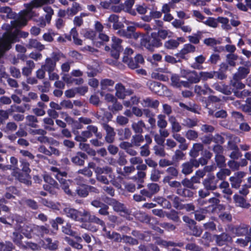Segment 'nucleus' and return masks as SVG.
Returning <instances> with one entry per match:
<instances>
[{
  "mask_svg": "<svg viewBox=\"0 0 251 251\" xmlns=\"http://www.w3.org/2000/svg\"><path fill=\"white\" fill-rule=\"evenodd\" d=\"M145 127V124L143 121H139L137 122H134L132 125L131 127L135 133L140 134L143 131V128Z\"/></svg>",
  "mask_w": 251,
  "mask_h": 251,
  "instance_id": "obj_31",
  "label": "nucleus"
},
{
  "mask_svg": "<svg viewBox=\"0 0 251 251\" xmlns=\"http://www.w3.org/2000/svg\"><path fill=\"white\" fill-rule=\"evenodd\" d=\"M112 24L113 28L115 30L124 27V25L119 21V16L115 14L110 15L106 21V23L104 25L107 27L110 28L112 26Z\"/></svg>",
  "mask_w": 251,
  "mask_h": 251,
  "instance_id": "obj_9",
  "label": "nucleus"
},
{
  "mask_svg": "<svg viewBox=\"0 0 251 251\" xmlns=\"http://www.w3.org/2000/svg\"><path fill=\"white\" fill-rule=\"evenodd\" d=\"M86 128L89 130L90 133L92 134V135L94 134L98 139L102 138V134L98 132V128L96 126L93 125H89L87 126Z\"/></svg>",
  "mask_w": 251,
  "mask_h": 251,
  "instance_id": "obj_53",
  "label": "nucleus"
},
{
  "mask_svg": "<svg viewBox=\"0 0 251 251\" xmlns=\"http://www.w3.org/2000/svg\"><path fill=\"white\" fill-rule=\"evenodd\" d=\"M0 12L7 14V17L9 19L15 18L16 19L17 18L14 16L15 14L12 12L9 7L3 6L0 7Z\"/></svg>",
  "mask_w": 251,
  "mask_h": 251,
  "instance_id": "obj_60",
  "label": "nucleus"
},
{
  "mask_svg": "<svg viewBox=\"0 0 251 251\" xmlns=\"http://www.w3.org/2000/svg\"><path fill=\"white\" fill-rule=\"evenodd\" d=\"M232 231L237 236L246 235V236L249 232V226L246 225H240L233 228Z\"/></svg>",
  "mask_w": 251,
  "mask_h": 251,
  "instance_id": "obj_17",
  "label": "nucleus"
},
{
  "mask_svg": "<svg viewBox=\"0 0 251 251\" xmlns=\"http://www.w3.org/2000/svg\"><path fill=\"white\" fill-rule=\"evenodd\" d=\"M63 214L73 220L81 223L85 222V218L89 216V212L84 209L82 211H78L70 207H66L63 208Z\"/></svg>",
  "mask_w": 251,
  "mask_h": 251,
  "instance_id": "obj_2",
  "label": "nucleus"
},
{
  "mask_svg": "<svg viewBox=\"0 0 251 251\" xmlns=\"http://www.w3.org/2000/svg\"><path fill=\"white\" fill-rule=\"evenodd\" d=\"M79 148L81 150L86 151L91 156H95L96 154V151L91 148L89 144H88L80 143L79 144Z\"/></svg>",
  "mask_w": 251,
  "mask_h": 251,
  "instance_id": "obj_34",
  "label": "nucleus"
},
{
  "mask_svg": "<svg viewBox=\"0 0 251 251\" xmlns=\"http://www.w3.org/2000/svg\"><path fill=\"white\" fill-rule=\"evenodd\" d=\"M150 89L155 93H158L162 88L161 84L158 82L150 81L148 83Z\"/></svg>",
  "mask_w": 251,
  "mask_h": 251,
  "instance_id": "obj_41",
  "label": "nucleus"
},
{
  "mask_svg": "<svg viewBox=\"0 0 251 251\" xmlns=\"http://www.w3.org/2000/svg\"><path fill=\"white\" fill-rule=\"evenodd\" d=\"M52 0H35L32 1L29 3L25 4V6L26 9V15L30 14L31 10L34 8H37L41 6L44 3L50 2Z\"/></svg>",
  "mask_w": 251,
  "mask_h": 251,
  "instance_id": "obj_11",
  "label": "nucleus"
},
{
  "mask_svg": "<svg viewBox=\"0 0 251 251\" xmlns=\"http://www.w3.org/2000/svg\"><path fill=\"white\" fill-rule=\"evenodd\" d=\"M124 62L126 63L128 67L132 69L137 68L139 66L137 64V62L135 61V59L129 58L127 55H125L123 58Z\"/></svg>",
  "mask_w": 251,
  "mask_h": 251,
  "instance_id": "obj_44",
  "label": "nucleus"
},
{
  "mask_svg": "<svg viewBox=\"0 0 251 251\" xmlns=\"http://www.w3.org/2000/svg\"><path fill=\"white\" fill-rule=\"evenodd\" d=\"M181 172L182 174L188 175L192 173L193 169L189 161L185 162L181 165Z\"/></svg>",
  "mask_w": 251,
  "mask_h": 251,
  "instance_id": "obj_50",
  "label": "nucleus"
},
{
  "mask_svg": "<svg viewBox=\"0 0 251 251\" xmlns=\"http://www.w3.org/2000/svg\"><path fill=\"white\" fill-rule=\"evenodd\" d=\"M250 65L239 67L234 74L233 79L238 80L245 78L250 72Z\"/></svg>",
  "mask_w": 251,
  "mask_h": 251,
  "instance_id": "obj_10",
  "label": "nucleus"
},
{
  "mask_svg": "<svg viewBox=\"0 0 251 251\" xmlns=\"http://www.w3.org/2000/svg\"><path fill=\"white\" fill-rule=\"evenodd\" d=\"M20 163L21 164V167H22V171L26 174L25 176H29L27 174L31 171L29 168V163L25 159H21ZM28 177L30 178L29 176H28Z\"/></svg>",
  "mask_w": 251,
  "mask_h": 251,
  "instance_id": "obj_59",
  "label": "nucleus"
},
{
  "mask_svg": "<svg viewBox=\"0 0 251 251\" xmlns=\"http://www.w3.org/2000/svg\"><path fill=\"white\" fill-rule=\"evenodd\" d=\"M27 24V20L25 16H18L16 19L11 21L10 25H3V27L6 30L2 37L0 38V57L4 52L10 50L12 44L19 41V37L26 38L29 35L27 32L23 31L16 29L13 32L14 28H21L25 26Z\"/></svg>",
  "mask_w": 251,
  "mask_h": 251,
  "instance_id": "obj_1",
  "label": "nucleus"
},
{
  "mask_svg": "<svg viewBox=\"0 0 251 251\" xmlns=\"http://www.w3.org/2000/svg\"><path fill=\"white\" fill-rule=\"evenodd\" d=\"M229 181H230L231 186L236 189L240 187L242 182V180L239 179V178H237L234 175L230 177Z\"/></svg>",
  "mask_w": 251,
  "mask_h": 251,
  "instance_id": "obj_64",
  "label": "nucleus"
},
{
  "mask_svg": "<svg viewBox=\"0 0 251 251\" xmlns=\"http://www.w3.org/2000/svg\"><path fill=\"white\" fill-rule=\"evenodd\" d=\"M10 163L14 167L13 169L12 172V176H14L16 179H18L21 182L25 184L27 186L31 185V181L29 180L28 176H24V175L21 172L20 170L17 167L18 164V160L15 157H10Z\"/></svg>",
  "mask_w": 251,
  "mask_h": 251,
  "instance_id": "obj_3",
  "label": "nucleus"
},
{
  "mask_svg": "<svg viewBox=\"0 0 251 251\" xmlns=\"http://www.w3.org/2000/svg\"><path fill=\"white\" fill-rule=\"evenodd\" d=\"M107 203L113 207V210L116 212L124 211L125 207L123 204L119 202L115 199L111 198H106Z\"/></svg>",
  "mask_w": 251,
  "mask_h": 251,
  "instance_id": "obj_16",
  "label": "nucleus"
},
{
  "mask_svg": "<svg viewBox=\"0 0 251 251\" xmlns=\"http://www.w3.org/2000/svg\"><path fill=\"white\" fill-rule=\"evenodd\" d=\"M60 183L61 188L63 190L64 192L68 196H72L73 193L69 187L71 184V182L69 180H66L64 178L59 179L58 181Z\"/></svg>",
  "mask_w": 251,
  "mask_h": 251,
  "instance_id": "obj_22",
  "label": "nucleus"
},
{
  "mask_svg": "<svg viewBox=\"0 0 251 251\" xmlns=\"http://www.w3.org/2000/svg\"><path fill=\"white\" fill-rule=\"evenodd\" d=\"M196 48L191 44H188L184 45L183 48L181 50V52L178 54L180 57H183V55L189 52H193L195 51Z\"/></svg>",
  "mask_w": 251,
  "mask_h": 251,
  "instance_id": "obj_37",
  "label": "nucleus"
},
{
  "mask_svg": "<svg viewBox=\"0 0 251 251\" xmlns=\"http://www.w3.org/2000/svg\"><path fill=\"white\" fill-rule=\"evenodd\" d=\"M234 94L236 97L238 98L244 99L245 97L251 96V91L248 90L244 89L241 91H235L234 92Z\"/></svg>",
  "mask_w": 251,
  "mask_h": 251,
  "instance_id": "obj_61",
  "label": "nucleus"
},
{
  "mask_svg": "<svg viewBox=\"0 0 251 251\" xmlns=\"http://www.w3.org/2000/svg\"><path fill=\"white\" fill-rule=\"evenodd\" d=\"M12 238L13 241L17 246L21 248H26L29 247L32 249L37 248V245L32 243H24L22 240L23 239V236L19 233L17 232H14L12 234Z\"/></svg>",
  "mask_w": 251,
  "mask_h": 251,
  "instance_id": "obj_8",
  "label": "nucleus"
},
{
  "mask_svg": "<svg viewBox=\"0 0 251 251\" xmlns=\"http://www.w3.org/2000/svg\"><path fill=\"white\" fill-rule=\"evenodd\" d=\"M195 92L199 95H206L208 93H213L214 91L209 87L207 83H205L203 86L196 85Z\"/></svg>",
  "mask_w": 251,
  "mask_h": 251,
  "instance_id": "obj_18",
  "label": "nucleus"
},
{
  "mask_svg": "<svg viewBox=\"0 0 251 251\" xmlns=\"http://www.w3.org/2000/svg\"><path fill=\"white\" fill-rule=\"evenodd\" d=\"M238 59V56L234 53H229L226 56V61L228 65L230 66H236V61Z\"/></svg>",
  "mask_w": 251,
  "mask_h": 251,
  "instance_id": "obj_43",
  "label": "nucleus"
},
{
  "mask_svg": "<svg viewBox=\"0 0 251 251\" xmlns=\"http://www.w3.org/2000/svg\"><path fill=\"white\" fill-rule=\"evenodd\" d=\"M89 216L86 217L85 218V219H86L85 222H92V223H95L97 225H99L100 226H104V224H105V223L104 222V221L103 220H101L100 219L96 217L95 215H91L89 212Z\"/></svg>",
  "mask_w": 251,
  "mask_h": 251,
  "instance_id": "obj_38",
  "label": "nucleus"
},
{
  "mask_svg": "<svg viewBox=\"0 0 251 251\" xmlns=\"http://www.w3.org/2000/svg\"><path fill=\"white\" fill-rule=\"evenodd\" d=\"M203 43L206 46L212 47L220 44V42L214 38H206L203 40Z\"/></svg>",
  "mask_w": 251,
  "mask_h": 251,
  "instance_id": "obj_63",
  "label": "nucleus"
},
{
  "mask_svg": "<svg viewBox=\"0 0 251 251\" xmlns=\"http://www.w3.org/2000/svg\"><path fill=\"white\" fill-rule=\"evenodd\" d=\"M219 188L222 189V192L227 195H231L232 191L229 188V184L227 181H223L219 185Z\"/></svg>",
  "mask_w": 251,
  "mask_h": 251,
  "instance_id": "obj_46",
  "label": "nucleus"
},
{
  "mask_svg": "<svg viewBox=\"0 0 251 251\" xmlns=\"http://www.w3.org/2000/svg\"><path fill=\"white\" fill-rule=\"evenodd\" d=\"M25 111V108L21 106H18L16 105H12L8 109V112L10 113V115H12L13 112H19L24 113Z\"/></svg>",
  "mask_w": 251,
  "mask_h": 251,
  "instance_id": "obj_62",
  "label": "nucleus"
},
{
  "mask_svg": "<svg viewBox=\"0 0 251 251\" xmlns=\"http://www.w3.org/2000/svg\"><path fill=\"white\" fill-rule=\"evenodd\" d=\"M212 87L217 91L222 93L225 95H228L231 93L228 86L226 85L223 83H215L212 85Z\"/></svg>",
  "mask_w": 251,
  "mask_h": 251,
  "instance_id": "obj_19",
  "label": "nucleus"
},
{
  "mask_svg": "<svg viewBox=\"0 0 251 251\" xmlns=\"http://www.w3.org/2000/svg\"><path fill=\"white\" fill-rule=\"evenodd\" d=\"M25 119L27 126L33 128H36L38 126L37 125L38 120L35 116L33 115H28L26 117Z\"/></svg>",
  "mask_w": 251,
  "mask_h": 251,
  "instance_id": "obj_40",
  "label": "nucleus"
},
{
  "mask_svg": "<svg viewBox=\"0 0 251 251\" xmlns=\"http://www.w3.org/2000/svg\"><path fill=\"white\" fill-rule=\"evenodd\" d=\"M214 237L216 244L219 246L226 245L232 240L231 236L226 233H223L220 235H215Z\"/></svg>",
  "mask_w": 251,
  "mask_h": 251,
  "instance_id": "obj_12",
  "label": "nucleus"
},
{
  "mask_svg": "<svg viewBox=\"0 0 251 251\" xmlns=\"http://www.w3.org/2000/svg\"><path fill=\"white\" fill-rule=\"evenodd\" d=\"M144 140L143 136L140 134H137L132 137L131 142L133 144V146L139 147Z\"/></svg>",
  "mask_w": 251,
  "mask_h": 251,
  "instance_id": "obj_39",
  "label": "nucleus"
},
{
  "mask_svg": "<svg viewBox=\"0 0 251 251\" xmlns=\"http://www.w3.org/2000/svg\"><path fill=\"white\" fill-rule=\"evenodd\" d=\"M112 41L111 49L123 50V48L121 46L122 42L121 39L114 36L112 38Z\"/></svg>",
  "mask_w": 251,
  "mask_h": 251,
  "instance_id": "obj_54",
  "label": "nucleus"
},
{
  "mask_svg": "<svg viewBox=\"0 0 251 251\" xmlns=\"http://www.w3.org/2000/svg\"><path fill=\"white\" fill-rule=\"evenodd\" d=\"M105 237L109 239L113 240L116 242H121L122 237L119 233L116 232H112V233L107 232Z\"/></svg>",
  "mask_w": 251,
  "mask_h": 251,
  "instance_id": "obj_51",
  "label": "nucleus"
},
{
  "mask_svg": "<svg viewBox=\"0 0 251 251\" xmlns=\"http://www.w3.org/2000/svg\"><path fill=\"white\" fill-rule=\"evenodd\" d=\"M114 84V81L111 79H103L100 81V85L101 89H106L109 86H112Z\"/></svg>",
  "mask_w": 251,
  "mask_h": 251,
  "instance_id": "obj_58",
  "label": "nucleus"
},
{
  "mask_svg": "<svg viewBox=\"0 0 251 251\" xmlns=\"http://www.w3.org/2000/svg\"><path fill=\"white\" fill-rule=\"evenodd\" d=\"M116 96L119 99H124L127 95L132 94L130 90H126L125 87L121 83L117 84L115 86Z\"/></svg>",
  "mask_w": 251,
  "mask_h": 251,
  "instance_id": "obj_15",
  "label": "nucleus"
},
{
  "mask_svg": "<svg viewBox=\"0 0 251 251\" xmlns=\"http://www.w3.org/2000/svg\"><path fill=\"white\" fill-rule=\"evenodd\" d=\"M181 37H179L177 38V40L174 39H170L167 41H166L164 43V47L169 50H174L176 49L178 45H179V43L178 41L182 39Z\"/></svg>",
  "mask_w": 251,
  "mask_h": 251,
  "instance_id": "obj_32",
  "label": "nucleus"
},
{
  "mask_svg": "<svg viewBox=\"0 0 251 251\" xmlns=\"http://www.w3.org/2000/svg\"><path fill=\"white\" fill-rule=\"evenodd\" d=\"M218 179H216L215 176L212 174H209L202 182L203 187L211 191H215L218 188Z\"/></svg>",
  "mask_w": 251,
  "mask_h": 251,
  "instance_id": "obj_7",
  "label": "nucleus"
},
{
  "mask_svg": "<svg viewBox=\"0 0 251 251\" xmlns=\"http://www.w3.org/2000/svg\"><path fill=\"white\" fill-rule=\"evenodd\" d=\"M202 32L198 31L196 33L188 36L187 38L189 42L194 44H198L200 43V41L202 38Z\"/></svg>",
  "mask_w": 251,
  "mask_h": 251,
  "instance_id": "obj_29",
  "label": "nucleus"
},
{
  "mask_svg": "<svg viewBox=\"0 0 251 251\" xmlns=\"http://www.w3.org/2000/svg\"><path fill=\"white\" fill-rule=\"evenodd\" d=\"M44 180L46 183H48L49 185L52 186L53 188L58 190L59 189V185L49 175H45L44 176Z\"/></svg>",
  "mask_w": 251,
  "mask_h": 251,
  "instance_id": "obj_49",
  "label": "nucleus"
},
{
  "mask_svg": "<svg viewBox=\"0 0 251 251\" xmlns=\"http://www.w3.org/2000/svg\"><path fill=\"white\" fill-rule=\"evenodd\" d=\"M28 49H35L41 51L45 49V46L38 41L36 39H30L29 40L28 44L26 45Z\"/></svg>",
  "mask_w": 251,
  "mask_h": 251,
  "instance_id": "obj_20",
  "label": "nucleus"
},
{
  "mask_svg": "<svg viewBox=\"0 0 251 251\" xmlns=\"http://www.w3.org/2000/svg\"><path fill=\"white\" fill-rule=\"evenodd\" d=\"M217 21L222 24V27L223 29L226 30L231 29L230 25L228 24L229 20L227 18L219 17L217 19Z\"/></svg>",
  "mask_w": 251,
  "mask_h": 251,
  "instance_id": "obj_55",
  "label": "nucleus"
},
{
  "mask_svg": "<svg viewBox=\"0 0 251 251\" xmlns=\"http://www.w3.org/2000/svg\"><path fill=\"white\" fill-rule=\"evenodd\" d=\"M155 243L158 245H160L164 247H168L169 246H178L181 247L183 246V244L182 243H176L172 241H167L160 238L156 239Z\"/></svg>",
  "mask_w": 251,
  "mask_h": 251,
  "instance_id": "obj_21",
  "label": "nucleus"
},
{
  "mask_svg": "<svg viewBox=\"0 0 251 251\" xmlns=\"http://www.w3.org/2000/svg\"><path fill=\"white\" fill-rule=\"evenodd\" d=\"M87 158V155L82 152H77L71 158L72 162L76 165L83 166L85 160Z\"/></svg>",
  "mask_w": 251,
  "mask_h": 251,
  "instance_id": "obj_13",
  "label": "nucleus"
},
{
  "mask_svg": "<svg viewBox=\"0 0 251 251\" xmlns=\"http://www.w3.org/2000/svg\"><path fill=\"white\" fill-rule=\"evenodd\" d=\"M62 57H63V54L60 52H52L50 57L46 59L44 64L42 65V68H44L47 72L54 71L56 62Z\"/></svg>",
  "mask_w": 251,
  "mask_h": 251,
  "instance_id": "obj_6",
  "label": "nucleus"
},
{
  "mask_svg": "<svg viewBox=\"0 0 251 251\" xmlns=\"http://www.w3.org/2000/svg\"><path fill=\"white\" fill-rule=\"evenodd\" d=\"M159 102L157 100H153L150 98H147L144 99L141 102V104L143 107H151L156 108L159 105Z\"/></svg>",
  "mask_w": 251,
  "mask_h": 251,
  "instance_id": "obj_28",
  "label": "nucleus"
},
{
  "mask_svg": "<svg viewBox=\"0 0 251 251\" xmlns=\"http://www.w3.org/2000/svg\"><path fill=\"white\" fill-rule=\"evenodd\" d=\"M231 174V171L228 169H221L219 172L217 173L216 179H218L219 180L224 181L227 176H229Z\"/></svg>",
  "mask_w": 251,
  "mask_h": 251,
  "instance_id": "obj_33",
  "label": "nucleus"
},
{
  "mask_svg": "<svg viewBox=\"0 0 251 251\" xmlns=\"http://www.w3.org/2000/svg\"><path fill=\"white\" fill-rule=\"evenodd\" d=\"M169 121L171 125L172 131L173 132H178L181 130V126L174 116H170Z\"/></svg>",
  "mask_w": 251,
  "mask_h": 251,
  "instance_id": "obj_27",
  "label": "nucleus"
},
{
  "mask_svg": "<svg viewBox=\"0 0 251 251\" xmlns=\"http://www.w3.org/2000/svg\"><path fill=\"white\" fill-rule=\"evenodd\" d=\"M97 180L104 184H109V181L105 175H108L109 178H113V170L109 166L97 167L95 170Z\"/></svg>",
  "mask_w": 251,
  "mask_h": 251,
  "instance_id": "obj_5",
  "label": "nucleus"
},
{
  "mask_svg": "<svg viewBox=\"0 0 251 251\" xmlns=\"http://www.w3.org/2000/svg\"><path fill=\"white\" fill-rule=\"evenodd\" d=\"M249 242H251V227L249 229L248 235L245 237V239L239 238L236 241L237 244L243 247L247 246Z\"/></svg>",
  "mask_w": 251,
  "mask_h": 251,
  "instance_id": "obj_45",
  "label": "nucleus"
},
{
  "mask_svg": "<svg viewBox=\"0 0 251 251\" xmlns=\"http://www.w3.org/2000/svg\"><path fill=\"white\" fill-rule=\"evenodd\" d=\"M216 71L201 72L200 73V79L203 81H206L208 79H212L216 75Z\"/></svg>",
  "mask_w": 251,
  "mask_h": 251,
  "instance_id": "obj_42",
  "label": "nucleus"
},
{
  "mask_svg": "<svg viewBox=\"0 0 251 251\" xmlns=\"http://www.w3.org/2000/svg\"><path fill=\"white\" fill-rule=\"evenodd\" d=\"M203 146L201 143H195L193 145L192 148L191 149L189 155L194 158L197 157L199 154V152L202 151Z\"/></svg>",
  "mask_w": 251,
  "mask_h": 251,
  "instance_id": "obj_24",
  "label": "nucleus"
},
{
  "mask_svg": "<svg viewBox=\"0 0 251 251\" xmlns=\"http://www.w3.org/2000/svg\"><path fill=\"white\" fill-rule=\"evenodd\" d=\"M188 81L191 83H197L200 81V75L196 71H192L189 73L187 75Z\"/></svg>",
  "mask_w": 251,
  "mask_h": 251,
  "instance_id": "obj_30",
  "label": "nucleus"
},
{
  "mask_svg": "<svg viewBox=\"0 0 251 251\" xmlns=\"http://www.w3.org/2000/svg\"><path fill=\"white\" fill-rule=\"evenodd\" d=\"M227 137L229 139L227 143L228 150L232 151L238 150L237 146L234 143V142L238 140V138L230 134L227 135Z\"/></svg>",
  "mask_w": 251,
  "mask_h": 251,
  "instance_id": "obj_35",
  "label": "nucleus"
},
{
  "mask_svg": "<svg viewBox=\"0 0 251 251\" xmlns=\"http://www.w3.org/2000/svg\"><path fill=\"white\" fill-rule=\"evenodd\" d=\"M14 246L11 242H0V251H12Z\"/></svg>",
  "mask_w": 251,
  "mask_h": 251,
  "instance_id": "obj_57",
  "label": "nucleus"
},
{
  "mask_svg": "<svg viewBox=\"0 0 251 251\" xmlns=\"http://www.w3.org/2000/svg\"><path fill=\"white\" fill-rule=\"evenodd\" d=\"M49 233V229L47 227L34 225V235L43 237L45 234H47Z\"/></svg>",
  "mask_w": 251,
  "mask_h": 251,
  "instance_id": "obj_25",
  "label": "nucleus"
},
{
  "mask_svg": "<svg viewBox=\"0 0 251 251\" xmlns=\"http://www.w3.org/2000/svg\"><path fill=\"white\" fill-rule=\"evenodd\" d=\"M233 199L237 206L248 208L250 206V203H248L244 198L239 195H234Z\"/></svg>",
  "mask_w": 251,
  "mask_h": 251,
  "instance_id": "obj_23",
  "label": "nucleus"
},
{
  "mask_svg": "<svg viewBox=\"0 0 251 251\" xmlns=\"http://www.w3.org/2000/svg\"><path fill=\"white\" fill-rule=\"evenodd\" d=\"M215 159L218 167L222 168L226 166V158L222 154L216 155Z\"/></svg>",
  "mask_w": 251,
  "mask_h": 251,
  "instance_id": "obj_52",
  "label": "nucleus"
},
{
  "mask_svg": "<svg viewBox=\"0 0 251 251\" xmlns=\"http://www.w3.org/2000/svg\"><path fill=\"white\" fill-rule=\"evenodd\" d=\"M50 170L53 173V176L59 181L63 178V176H67V173L66 172H60L59 169L55 167H51Z\"/></svg>",
  "mask_w": 251,
  "mask_h": 251,
  "instance_id": "obj_36",
  "label": "nucleus"
},
{
  "mask_svg": "<svg viewBox=\"0 0 251 251\" xmlns=\"http://www.w3.org/2000/svg\"><path fill=\"white\" fill-rule=\"evenodd\" d=\"M167 199L170 200V201H172L174 208L180 210L182 203H181V200L179 197L174 194H172L168 195Z\"/></svg>",
  "mask_w": 251,
  "mask_h": 251,
  "instance_id": "obj_26",
  "label": "nucleus"
},
{
  "mask_svg": "<svg viewBox=\"0 0 251 251\" xmlns=\"http://www.w3.org/2000/svg\"><path fill=\"white\" fill-rule=\"evenodd\" d=\"M154 153L156 156L159 157H165L166 153L163 147L158 145H155L153 147Z\"/></svg>",
  "mask_w": 251,
  "mask_h": 251,
  "instance_id": "obj_48",
  "label": "nucleus"
},
{
  "mask_svg": "<svg viewBox=\"0 0 251 251\" xmlns=\"http://www.w3.org/2000/svg\"><path fill=\"white\" fill-rule=\"evenodd\" d=\"M161 44L156 33H152L150 36L143 38L141 41V46L151 51L154 50V48L159 47Z\"/></svg>",
  "mask_w": 251,
  "mask_h": 251,
  "instance_id": "obj_4",
  "label": "nucleus"
},
{
  "mask_svg": "<svg viewBox=\"0 0 251 251\" xmlns=\"http://www.w3.org/2000/svg\"><path fill=\"white\" fill-rule=\"evenodd\" d=\"M179 106L187 110L196 113L198 110V106L194 103H190L188 105H186L183 103H179Z\"/></svg>",
  "mask_w": 251,
  "mask_h": 251,
  "instance_id": "obj_47",
  "label": "nucleus"
},
{
  "mask_svg": "<svg viewBox=\"0 0 251 251\" xmlns=\"http://www.w3.org/2000/svg\"><path fill=\"white\" fill-rule=\"evenodd\" d=\"M166 117L164 115L160 114L157 116V126L160 128H165L167 126V122L165 119Z\"/></svg>",
  "mask_w": 251,
  "mask_h": 251,
  "instance_id": "obj_56",
  "label": "nucleus"
},
{
  "mask_svg": "<svg viewBox=\"0 0 251 251\" xmlns=\"http://www.w3.org/2000/svg\"><path fill=\"white\" fill-rule=\"evenodd\" d=\"M34 225L25 224L21 226V232L27 238H31L34 235Z\"/></svg>",
  "mask_w": 251,
  "mask_h": 251,
  "instance_id": "obj_14",
  "label": "nucleus"
}]
</instances>
